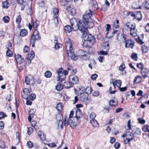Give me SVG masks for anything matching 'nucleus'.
Returning <instances> with one entry per match:
<instances>
[{
	"mask_svg": "<svg viewBox=\"0 0 149 149\" xmlns=\"http://www.w3.org/2000/svg\"><path fill=\"white\" fill-rule=\"evenodd\" d=\"M83 46L84 47H89L88 42L86 40H84L83 44Z\"/></svg>",
	"mask_w": 149,
	"mask_h": 149,
	"instance_id": "nucleus-52",
	"label": "nucleus"
},
{
	"mask_svg": "<svg viewBox=\"0 0 149 149\" xmlns=\"http://www.w3.org/2000/svg\"><path fill=\"white\" fill-rule=\"evenodd\" d=\"M138 121L141 124H143L145 123L146 121L145 120L141 118H139L138 119Z\"/></svg>",
	"mask_w": 149,
	"mask_h": 149,
	"instance_id": "nucleus-55",
	"label": "nucleus"
},
{
	"mask_svg": "<svg viewBox=\"0 0 149 149\" xmlns=\"http://www.w3.org/2000/svg\"><path fill=\"white\" fill-rule=\"evenodd\" d=\"M40 39V34L37 30H34L33 34L31 36L30 41V45H32V47L35 46V42L37 40Z\"/></svg>",
	"mask_w": 149,
	"mask_h": 149,
	"instance_id": "nucleus-7",
	"label": "nucleus"
},
{
	"mask_svg": "<svg viewBox=\"0 0 149 149\" xmlns=\"http://www.w3.org/2000/svg\"><path fill=\"white\" fill-rule=\"evenodd\" d=\"M0 147L4 148H5V144L4 142L2 141H0Z\"/></svg>",
	"mask_w": 149,
	"mask_h": 149,
	"instance_id": "nucleus-54",
	"label": "nucleus"
},
{
	"mask_svg": "<svg viewBox=\"0 0 149 149\" xmlns=\"http://www.w3.org/2000/svg\"><path fill=\"white\" fill-rule=\"evenodd\" d=\"M12 52L10 49L8 50L6 52V55L7 56L11 57L12 56Z\"/></svg>",
	"mask_w": 149,
	"mask_h": 149,
	"instance_id": "nucleus-59",
	"label": "nucleus"
},
{
	"mask_svg": "<svg viewBox=\"0 0 149 149\" xmlns=\"http://www.w3.org/2000/svg\"><path fill=\"white\" fill-rule=\"evenodd\" d=\"M100 95V92L99 91H95L93 93V95L94 97H97L99 96Z\"/></svg>",
	"mask_w": 149,
	"mask_h": 149,
	"instance_id": "nucleus-58",
	"label": "nucleus"
},
{
	"mask_svg": "<svg viewBox=\"0 0 149 149\" xmlns=\"http://www.w3.org/2000/svg\"><path fill=\"white\" fill-rule=\"evenodd\" d=\"M9 18L8 16L4 17L3 18V20L4 23H8L9 22Z\"/></svg>",
	"mask_w": 149,
	"mask_h": 149,
	"instance_id": "nucleus-46",
	"label": "nucleus"
},
{
	"mask_svg": "<svg viewBox=\"0 0 149 149\" xmlns=\"http://www.w3.org/2000/svg\"><path fill=\"white\" fill-rule=\"evenodd\" d=\"M90 123L94 127H97L99 126V124L97 120H90Z\"/></svg>",
	"mask_w": 149,
	"mask_h": 149,
	"instance_id": "nucleus-32",
	"label": "nucleus"
},
{
	"mask_svg": "<svg viewBox=\"0 0 149 149\" xmlns=\"http://www.w3.org/2000/svg\"><path fill=\"white\" fill-rule=\"evenodd\" d=\"M79 52V55L78 56L82 59L86 60L89 59L90 57V54L88 52L80 50Z\"/></svg>",
	"mask_w": 149,
	"mask_h": 149,
	"instance_id": "nucleus-9",
	"label": "nucleus"
},
{
	"mask_svg": "<svg viewBox=\"0 0 149 149\" xmlns=\"http://www.w3.org/2000/svg\"><path fill=\"white\" fill-rule=\"evenodd\" d=\"M143 65L142 63H139L137 64V67L141 70L144 68H143Z\"/></svg>",
	"mask_w": 149,
	"mask_h": 149,
	"instance_id": "nucleus-53",
	"label": "nucleus"
},
{
	"mask_svg": "<svg viewBox=\"0 0 149 149\" xmlns=\"http://www.w3.org/2000/svg\"><path fill=\"white\" fill-rule=\"evenodd\" d=\"M93 12L90 9L87 10L85 13L83 15V19L84 20V22H86V24L89 28H92L94 26V23L93 21L91 18V16L93 14Z\"/></svg>",
	"mask_w": 149,
	"mask_h": 149,
	"instance_id": "nucleus-1",
	"label": "nucleus"
},
{
	"mask_svg": "<svg viewBox=\"0 0 149 149\" xmlns=\"http://www.w3.org/2000/svg\"><path fill=\"white\" fill-rule=\"evenodd\" d=\"M69 79L72 84H76L79 82L78 77L75 74H72L69 76Z\"/></svg>",
	"mask_w": 149,
	"mask_h": 149,
	"instance_id": "nucleus-11",
	"label": "nucleus"
},
{
	"mask_svg": "<svg viewBox=\"0 0 149 149\" xmlns=\"http://www.w3.org/2000/svg\"><path fill=\"white\" fill-rule=\"evenodd\" d=\"M73 86L72 84L70 81L65 82L64 83L63 86L66 88H68L72 87Z\"/></svg>",
	"mask_w": 149,
	"mask_h": 149,
	"instance_id": "nucleus-27",
	"label": "nucleus"
},
{
	"mask_svg": "<svg viewBox=\"0 0 149 149\" xmlns=\"http://www.w3.org/2000/svg\"><path fill=\"white\" fill-rule=\"evenodd\" d=\"M134 135L135 136H136L137 135H141V130L139 129H137L135 131L134 133Z\"/></svg>",
	"mask_w": 149,
	"mask_h": 149,
	"instance_id": "nucleus-40",
	"label": "nucleus"
},
{
	"mask_svg": "<svg viewBox=\"0 0 149 149\" xmlns=\"http://www.w3.org/2000/svg\"><path fill=\"white\" fill-rule=\"evenodd\" d=\"M97 77V74H94L92 75L91 76V78L92 80H94L96 79Z\"/></svg>",
	"mask_w": 149,
	"mask_h": 149,
	"instance_id": "nucleus-63",
	"label": "nucleus"
},
{
	"mask_svg": "<svg viewBox=\"0 0 149 149\" xmlns=\"http://www.w3.org/2000/svg\"><path fill=\"white\" fill-rule=\"evenodd\" d=\"M30 79L27 77H26L25 78V82L26 84L27 85H29L30 84Z\"/></svg>",
	"mask_w": 149,
	"mask_h": 149,
	"instance_id": "nucleus-60",
	"label": "nucleus"
},
{
	"mask_svg": "<svg viewBox=\"0 0 149 149\" xmlns=\"http://www.w3.org/2000/svg\"><path fill=\"white\" fill-rule=\"evenodd\" d=\"M27 145L29 148H31L33 146V143L31 141H28L27 143Z\"/></svg>",
	"mask_w": 149,
	"mask_h": 149,
	"instance_id": "nucleus-49",
	"label": "nucleus"
},
{
	"mask_svg": "<svg viewBox=\"0 0 149 149\" xmlns=\"http://www.w3.org/2000/svg\"><path fill=\"white\" fill-rule=\"evenodd\" d=\"M113 82V84L114 88H115V84L118 87H120L121 86V81L120 80H117L115 81V83Z\"/></svg>",
	"mask_w": 149,
	"mask_h": 149,
	"instance_id": "nucleus-34",
	"label": "nucleus"
},
{
	"mask_svg": "<svg viewBox=\"0 0 149 149\" xmlns=\"http://www.w3.org/2000/svg\"><path fill=\"white\" fill-rule=\"evenodd\" d=\"M88 96L87 93H84L80 95V99L82 101L86 102L88 100Z\"/></svg>",
	"mask_w": 149,
	"mask_h": 149,
	"instance_id": "nucleus-22",
	"label": "nucleus"
},
{
	"mask_svg": "<svg viewBox=\"0 0 149 149\" xmlns=\"http://www.w3.org/2000/svg\"><path fill=\"white\" fill-rule=\"evenodd\" d=\"M64 29L65 32L67 33H70L72 31V28L71 26L69 25L65 26L64 28Z\"/></svg>",
	"mask_w": 149,
	"mask_h": 149,
	"instance_id": "nucleus-28",
	"label": "nucleus"
},
{
	"mask_svg": "<svg viewBox=\"0 0 149 149\" xmlns=\"http://www.w3.org/2000/svg\"><path fill=\"white\" fill-rule=\"evenodd\" d=\"M31 125L36 130H38L39 127L38 125H36L37 122L36 121L33 120L31 122Z\"/></svg>",
	"mask_w": 149,
	"mask_h": 149,
	"instance_id": "nucleus-33",
	"label": "nucleus"
},
{
	"mask_svg": "<svg viewBox=\"0 0 149 149\" xmlns=\"http://www.w3.org/2000/svg\"><path fill=\"white\" fill-rule=\"evenodd\" d=\"M142 79L140 75H137L136 76L134 79V84L138 83Z\"/></svg>",
	"mask_w": 149,
	"mask_h": 149,
	"instance_id": "nucleus-39",
	"label": "nucleus"
},
{
	"mask_svg": "<svg viewBox=\"0 0 149 149\" xmlns=\"http://www.w3.org/2000/svg\"><path fill=\"white\" fill-rule=\"evenodd\" d=\"M78 20L77 19L75 18H72L70 20L71 24L72 26V29L73 31V27L75 26H76V25L78 24H77Z\"/></svg>",
	"mask_w": 149,
	"mask_h": 149,
	"instance_id": "nucleus-21",
	"label": "nucleus"
},
{
	"mask_svg": "<svg viewBox=\"0 0 149 149\" xmlns=\"http://www.w3.org/2000/svg\"><path fill=\"white\" fill-rule=\"evenodd\" d=\"M125 47L126 48H132L134 46V42L131 39L127 40L125 42Z\"/></svg>",
	"mask_w": 149,
	"mask_h": 149,
	"instance_id": "nucleus-18",
	"label": "nucleus"
},
{
	"mask_svg": "<svg viewBox=\"0 0 149 149\" xmlns=\"http://www.w3.org/2000/svg\"><path fill=\"white\" fill-rule=\"evenodd\" d=\"M78 123H76L75 121H73V120H70L68 118H67L66 117L64 121V124L65 126H68L70 125L71 126H76L78 125Z\"/></svg>",
	"mask_w": 149,
	"mask_h": 149,
	"instance_id": "nucleus-10",
	"label": "nucleus"
},
{
	"mask_svg": "<svg viewBox=\"0 0 149 149\" xmlns=\"http://www.w3.org/2000/svg\"><path fill=\"white\" fill-rule=\"evenodd\" d=\"M125 26L127 29L130 30V34L131 36L134 37L136 36L137 35V30L136 28L135 24L127 23L126 24Z\"/></svg>",
	"mask_w": 149,
	"mask_h": 149,
	"instance_id": "nucleus-6",
	"label": "nucleus"
},
{
	"mask_svg": "<svg viewBox=\"0 0 149 149\" xmlns=\"http://www.w3.org/2000/svg\"><path fill=\"white\" fill-rule=\"evenodd\" d=\"M74 115V111H71L70 112V113L69 114V118L68 119L70 120H73V117Z\"/></svg>",
	"mask_w": 149,
	"mask_h": 149,
	"instance_id": "nucleus-56",
	"label": "nucleus"
},
{
	"mask_svg": "<svg viewBox=\"0 0 149 149\" xmlns=\"http://www.w3.org/2000/svg\"><path fill=\"white\" fill-rule=\"evenodd\" d=\"M63 88V86L61 84L58 83L56 86V89L58 91H61Z\"/></svg>",
	"mask_w": 149,
	"mask_h": 149,
	"instance_id": "nucleus-38",
	"label": "nucleus"
},
{
	"mask_svg": "<svg viewBox=\"0 0 149 149\" xmlns=\"http://www.w3.org/2000/svg\"><path fill=\"white\" fill-rule=\"evenodd\" d=\"M141 73L144 78L145 79L147 77L148 70L145 68H144L141 70Z\"/></svg>",
	"mask_w": 149,
	"mask_h": 149,
	"instance_id": "nucleus-26",
	"label": "nucleus"
},
{
	"mask_svg": "<svg viewBox=\"0 0 149 149\" xmlns=\"http://www.w3.org/2000/svg\"><path fill=\"white\" fill-rule=\"evenodd\" d=\"M30 91L28 88H25L22 93V97L25 99H26L28 98L30 96Z\"/></svg>",
	"mask_w": 149,
	"mask_h": 149,
	"instance_id": "nucleus-15",
	"label": "nucleus"
},
{
	"mask_svg": "<svg viewBox=\"0 0 149 149\" xmlns=\"http://www.w3.org/2000/svg\"><path fill=\"white\" fill-rule=\"evenodd\" d=\"M39 6L41 7H46V3L44 1H41L39 3Z\"/></svg>",
	"mask_w": 149,
	"mask_h": 149,
	"instance_id": "nucleus-45",
	"label": "nucleus"
},
{
	"mask_svg": "<svg viewBox=\"0 0 149 149\" xmlns=\"http://www.w3.org/2000/svg\"><path fill=\"white\" fill-rule=\"evenodd\" d=\"M85 88L83 86L79 87L75 92L76 95H81L82 94L85 93Z\"/></svg>",
	"mask_w": 149,
	"mask_h": 149,
	"instance_id": "nucleus-19",
	"label": "nucleus"
},
{
	"mask_svg": "<svg viewBox=\"0 0 149 149\" xmlns=\"http://www.w3.org/2000/svg\"><path fill=\"white\" fill-rule=\"evenodd\" d=\"M149 49L148 47L145 45L142 46L141 47L142 52L145 53L148 52Z\"/></svg>",
	"mask_w": 149,
	"mask_h": 149,
	"instance_id": "nucleus-36",
	"label": "nucleus"
},
{
	"mask_svg": "<svg viewBox=\"0 0 149 149\" xmlns=\"http://www.w3.org/2000/svg\"><path fill=\"white\" fill-rule=\"evenodd\" d=\"M31 61H30V60H29V59H28V58H26L25 63V65L26 66L28 65L31 63Z\"/></svg>",
	"mask_w": 149,
	"mask_h": 149,
	"instance_id": "nucleus-62",
	"label": "nucleus"
},
{
	"mask_svg": "<svg viewBox=\"0 0 149 149\" xmlns=\"http://www.w3.org/2000/svg\"><path fill=\"white\" fill-rule=\"evenodd\" d=\"M75 118L76 120V123H78V124L80 122L79 120V118L82 117V114L81 112V110L80 109H77L76 111Z\"/></svg>",
	"mask_w": 149,
	"mask_h": 149,
	"instance_id": "nucleus-14",
	"label": "nucleus"
},
{
	"mask_svg": "<svg viewBox=\"0 0 149 149\" xmlns=\"http://www.w3.org/2000/svg\"><path fill=\"white\" fill-rule=\"evenodd\" d=\"M9 3L8 1H4L2 3V7L3 8L7 9L9 7Z\"/></svg>",
	"mask_w": 149,
	"mask_h": 149,
	"instance_id": "nucleus-41",
	"label": "nucleus"
},
{
	"mask_svg": "<svg viewBox=\"0 0 149 149\" xmlns=\"http://www.w3.org/2000/svg\"><path fill=\"white\" fill-rule=\"evenodd\" d=\"M96 116V115L95 113L92 112L90 115V117L91 119V120H93L95 119V118Z\"/></svg>",
	"mask_w": 149,
	"mask_h": 149,
	"instance_id": "nucleus-50",
	"label": "nucleus"
},
{
	"mask_svg": "<svg viewBox=\"0 0 149 149\" xmlns=\"http://www.w3.org/2000/svg\"><path fill=\"white\" fill-rule=\"evenodd\" d=\"M15 58L18 64H20L24 61V59L22 58L21 56L20 55H15Z\"/></svg>",
	"mask_w": 149,
	"mask_h": 149,
	"instance_id": "nucleus-20",
	"label": "nucleus"
},
{
	"mask_svg": "<svg viewBox=\"0 0 149 149\" xmlns=\"http://www.w3.org/2000/svg\"><path fill=\"white\" fill-rule=\"evenodd\" d=\"M132 58L135 60H136L137 58V54L136 53H133L131 56Z\"/></svg>",
	"mask_w": 149,
	"mask_h": 149,
	"instance_id": "nucleus-51",
	"label": "nucleus"
},
{
	"mask_svg": "<svg viewBox=\"0 0 149 149\" xmlns=\"http://www.w3.org/2000/svg\"><path fill=\"white\" fill-rule=\"evenodd\" d=\"M119 27V26L118 25L115 24H114L113 26V32H112V31L110 30L108 32H107L106 35L109 38L113 37L116 33L118 34L119 33H118V30H116V29H118Z\"/></svg>",
	"mask_w": 149,
	"mask_h": 149,
	"instance_id": "nucleus-8",
	"label": "nucleus"
},
{
	"mask_svg": "<svg viewBox=\"0 0 149 149\" xmlns=\"http://www.w3.org/2000/svg\"><path fill=\"white\" fill-rule=\"evenodd\" d=\"M28 33L27 31L25 29L22 30L20 32V35L22 37L26 36Z\"/></svg>",
	"mask_w": 149,
	"mask_h": 149,
	"instance_id": "nucleus-35",
	"label": "nucleus"
},
{
	"mask_svg": "<svg viewBox=\"0 0 149 149\" xmlns=\"http://www.w3.org/2000/svg\"><path fill=\"white\" fill-rule=\"evenodd\" d=\"M67 10L71 15L74 16L76 15V10L72 6L67 7Z\"/></svg>",
	"mask_w": 149,
	"mask_h": 149,
	"instance_id": "nucleus-16",
	"label": "nucleus"
},
{
	"mask_svg": "<svg viewBox=\"0 0 149 149\" xmlns=\"http://www.w3.org/2000/svg\"><path fill=\"white\" fill-rule=\"evenodd\" d=\"M109 104L112 107H116L118 105V101L115 98L111 100L109 102Z\"/></svg>",
	"mask_w": 149,
	"mask_h": 149,
	"instance_id": "nucleus-25",
	"label": "nucleus"
},
{
	"mask_svg": "<svg viewBox=\"0 0 149 149\" xmlns=\"http://www.w3.org/2000/svg\"><path fill=\"white\" fill-rule=\"evenodd\" d=\"M57 40L56 39L55 40V41H56V42H54V43L55 44V48L56 49L60 48V47L61 46V44L60 43H58V42H57Z\"/></svg>",
	"mask_w": 149,
	"mask_h": 149,
	"instance_id": "nucleus-42",
	"label": "nucleus"
},
{
	"mask_svg": "<svg viewBox=\"0 0 149 149\" xmlns=\"http://www.w3.org/2000/svg\"><path fill=\"white\" fill-rule=\"evenodd\" d=\"M7 47L8 50L11 49L12 48V44L10 42L8 43L7 45Z\"/></svg>",
	"mask_w": 149,
	"mask_h": 149,
	"instance_id": "nucleus-64",
	"label": "nucleus"
},
{
	"mask_svg": "<svg viewBox=\"0 0 149 149\" xmlns=\"http://www.w3.org/2000/svg\"><path fill=\"white\" fill-rule=\"evenodd\" d=\"M52 75V72L48 70L47 71L45 74V77L47 78L50 77Z\"/></svg>",
	"mask_w": 149,
	"mask_h": 149,
	"instance_id": "nucleus-44",
	"label": "nucleus"
},
{
	"mask_svg": "<svg viewBox=\"0 0 149 149\" xmlns=\"http://www.w3.org/2000/svg\"><path fill=\"white\" fill-rule=\"evenodd\" d=\"M58 76L57 77V81L59 82H62L65 80V76L68 74V72L65 71L63 72V69L62 68H58L57 70Z\"/></svg>",
	"mask_w": 149,
	"mask_h": 149,
	"instance_id": "nucleus-5",
	"label": "nucleus"
},
{
	"mask_svg": "<svg viewBox=\"0 0 149 149\" xmlns=\"http://www.w3.org/2000/svg\"><path fill=\"white\" fill-rule=\"evenodd\" d=\"M142 130L144 132H149V128L148 125H146L142 128Z\"/></svg>",
	"mask_w": 149,
	"mask_h": 149,
	"instance_id": "nucleus-48",
	"label": "nucleus"
},
{
	"mask_svg": "<svg viewBox=\"0 0 149 149\" xmlns=\"http://www.w3.org/2000/svg\"><path fill=\"white\" fill-rule=\"evenodd\" d=\"M22 18L21 16L20 15L18 16L16 19V22L18 24H19L20 23Z\"/></svg>",
	"mask_w": 149,
	"mask_h": 149,
	"instance_id": "nucleus-47",
	"label": "nucleus"
},
{
	"mask_svg": "<svg viewBox=\"0 0 149 149\" xmlns=\"http://www.w3.org/2000/svg\"><path fill=\"white\" fill-rule=\"evenodd\" d=\"M57 119H58V118H59V119L57 120V123L58 127L59 128H61V129L63 127V124L61 120H62V115L61 114H58L56 116Z\"/></svg>",
	"mask_w": 149,
	"mask_h": 149,
	"instance_id": "nucleus-17",
	"label": "nucleus"
},
{
	"mask_svg": "<svg viewBox=\"0 0 149 149\" xmlns=\"http://www.w3.org/2000/svg\"><path fill=\"white\" fill-rule=\"evenodd\" d=\"M69 40L65 42L66 49L68 56L69 58L74 61H76L77 59V56L75 55L73 51L71 42L70 40Z\"/></svg>",
	"mask_w": 149,
	"mask_h": 149,
	"instance_id": "nucleus-2",
	"label": "nucleus"
},
{
	"mask_svg": "<svg viewBox=\"0 0 149 149\" xmlns=\"http://www.w3.org/2000/svg\"><path fill=\"white\" fill-rule=\"evenodd\" d=\"M31 24L30 23L28 24V27L30 30H31L33 27L34 29V30H37V29L39 24V21L38 20H36L35 22H32V20H31Z\"/></svg>",
	"mask_w": 149,
	"mask_h": 149,
	"instance_id": "nucleus-13",
	"label": "nucleus"
},
{
	"mask_svg": "<svg viewBox=\"0 0 149 149\" xmlns=\"http://www.w3.org/2000/svg\"><path fill=\"white\" fill-rule=\"evenodd\" d=\"M53 18V20L55 24L56 25L58 24V21L57 16H56V17H54Z\"/></svg>",
	"mask_w": 149,
	"mask_h": 149,
	"instance_id": "nucleus-57",
	"label": "nucleus"
},
{
	"mask_svg": "<svg viewBox=\"0 0 149 149\" xmlns=\"http://www.w3.org/2000/svg\"><path fill=\"white\" fill-rule=\"evenodd\" d=\"M142 14L140 12H138L136 14L135 18L136 19L139 21H140L142 19Z\"/></svg>",
	"mask_w": 149,
	"mask_h": 149,
	"instance_id": "nucleus-29",
	"label": "nucleus"
},
{
	"mask_svg": "<svg viewBox=\"0 0 149 149\" xmlns=\"http://www.w3.org/2000/svg\"><path fill=\"white\" fill-rule=\"evenodd\" d=\"M76 26H75L73 27V31H76L78 29L79 30L83 33L85 34L88 31L87 29L85 27V26L89 28L86 24V22H84V20L82 21V20H78V22Z\"/></svg>",
	"mask_w": 149,
	"mask_h": 149,
	"instance_id": "nucleus-3",
	"label": "nucleus"
},
{
	"mask_svg": "<svg viewBox=\"0 0 149 149\" xmlns=\"http://www.w3.org/2000/svg\"><path fill=\"white\" fill-rule=\"evenodd\" d=\"M121 137L123 140V143L127 145L130 143L131 141L134 139V136L132 132L127 130L122 135Z\"/></svg>",
	"mask_w": 149,
	"mask_h": 149,
	"instance_id": "nucleus-4",
	"label": "nucleus"
},
{
	"mask_svg": "<svg viewBox=\"0 0 149 149\" xmlns=\"http://www.w3.org/2000/svg\"><path fill=\"white\" fill-rule=\"evenodd\" d=\"M56 108L59 111H61L63 109V106L62 103L60 102L57 104Z\"/></svg>",
	"mask_w": 149,
	"mask_h": 149,
	"instance_id": "nucleus-30",
	"label": "nucleus"
},
{
	"mask_svg": "<svg viewBox=\"0 0 149 149\" xmlns=\"http://www.w3.org/2000/svg\"><path fill=\"white\" fill-rule=\"evenodd\" d=\"M92 90V89L91 87H88L86 88H85V93H87L88 95L89 94H90L91 93Z\"/></svg>",
	"mask_w": 149,
	"mask_h": 149,
	"instance_id": "nucleus-37",
	"label": "nucleus"
},
{
	"mask_svg": "<svg viewBox=\"0 0 149 149\" xmlns=\"http://www.w3.org/2000/svg\"><path fill=\"white\" fill-rule=\"evenodd\" d=\"M58 12L59 10L58 9L56 8H54L53 10L54 17H56V16H57V15L58 14Z\"/></svg>",
	"mask_w": 149,
	"mask_h": 149,
	"instance_id": "nucleus-43",
	"label": "nucleus"
},
{
	"mask_svg": "<svg viewBox=\"0 0 149 149\" xmlns=\"http://www.w3.org/2000/svg\"><path fill=\"white\" fill-rule=\"evenodd\" d=\"M33 131V130L32 127H28V133L29 135L31 134Z\"/></svg>",
	"mask_w": 149,
	"mask_h": 149,
	"instance_id": "nucleus-61",
	"label": "nucleus"
},
{
	"mask_svg": "<svg viewBox=\"0 0 149 149\" xmlns=\"http://www.w3.org/2000/svg\"><path fill=\"white\" fill-rule=\"evenodd\" d=\"M35 56L34 52L33 51L31 52L29 54L27 58L28 59H29L30 61H32L34 58Z\"/></svg>",
	"mask_w": 149,
	"mask_h": 149,
	"instance_id": "nucleus-31",
	"label": "nucleus"
},
{
	"mask_svg": "<svg viewBox=\"0 0 149 149\" xmlns=\"http://www.w3.org/2000/svg\"><path fill=\"white\" fill-rule=\"evenodd\" d=\"M84 40L89 42H91L92 44L95 41V39L94 37L90 34H86L84 37Z\"/></svg>",
	"mask_w": 149,
	"mask_h": 149,
	"instance_id": "nucleus-12",
	"label": "nucleus"
},
{
	"mask_svg": "<svg viewBox=\"0 0 149 149\" xmlns=\"http://www.w3.org/2000/svg\"><path fill=\"white\" fill-rule=\"evenodd\" d=\"M35 112L33 109H31L29 111V116L28 117V121L30 122L31 121L32 117H33Z\"/></svg>",
	"mask_w": 149,
	"mask_h": 149,
	"instance_id": "nucleus-23",
	"label": "nucleus"
},
{
	"mask_svg": "<svg viewBox=\"0 0 149 149\" xmlns=\"http://www.w3.org/2000/svg\"><path fill=\"white\" fill-rule=\"evenodd\" d=\"M91 4L92 8L94 10H97L98 8V6L97 4V2L96 1L92 0L91 2Z\"/></svg>",
	"mask_w": 149,
	"mask_h": 149,
	"instance_id": "nucleus-24",
	"label": "nucleus"
}]
</instances>
